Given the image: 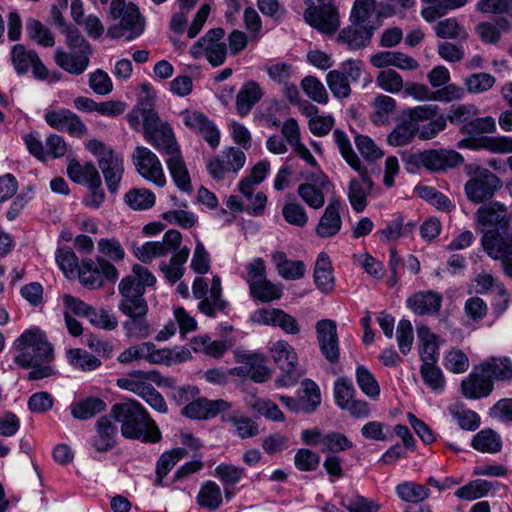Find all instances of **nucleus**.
<instances>
[{
	"label": "nucleus",
	"mask_w": 512,
	"mask_h": 512,
	"mask_svg": "<svg viewBox=\"0 0 512 512\" xmlns=\"http://www.w3.org/2000/svg\"><path fill=\"white\" fill-rule=\"evenodd\" d=\"M476 221L487 227L481 238L483 250L493 260L500 261L504 274L512 278V235L506 232L510 225L507 208L499 202L481 206Z\"/></svg>",
	"instance_id": "obj_1"
},
{
	"label": "nucleus",
	"mask_w": 512,
	"mask_h": 512,
	"mask_svg": "<svg viewBox=\"0 0 512 512\" xmlns=\"http://www.w3.org/2000/svg\"><path fill=\"white\" fill-rule=\"evenodd\" d=\"M15 348L20 353L15 357L16 364L31 368L27 378L41 380L55 375V369L49 363L54 359L53 348L40 330H29L16 341Z\"/></svg>",
	"instance_id": "obj_2"
},
{
	"label": "nucleus",
	"mask_w": 512,
	"mask_h": 512,
	"mask_svg": "<svg viewBox=\"0 0 512 512\" xmlns=\"http://www.w3.org/2000/svg\"><path fill=\"white\" fill-rule=\"evenodd\" d=\"M97 246L101 256L95 261L84 259L79 268V281L89 289L101 288L105 280L116 281L119 274L111 261L120 262L125 257V250L116 238H101Z\"/></svg>",
	"instance_id": "obj_3"
},
{
	"label": "nucleus",
	"mask_w": 512,
	"mask_h": 512,
	"mask_svg": "<svg viewBox=\"0 0 512 512\" xmlns=\"http://www.w3.org/2000/svg\"><path fill=\"white\" fill-rule=\"evenodd\" d=\"M111 416L121 424V433L125 438L142 439L144 442L156 443L161 439V432L146 409L135 400L114 404Z\"/></svg>",
	"instance_id": "obj_4"
},
{
	"label": "nucleus",
	"mask_w": 512,
	"mask_h": 512,
	"mask_svg": "<svg viewBox=\"0 0 512 512\" xmlns=\"http://www.w3.org/2000/svg\"><path fill=\"white\" fill-rule=\"evenodd\" d=\"M108 19L113 21L107 29V36L111 39L132 41L145 30V18L141 15L139 8L132 2L111 0Z\"/></svg>",
	"instance_id": "obj_5"
},
{
	"label": "nucleus",
	"mask_w": 512,
	"mask_h": 512,
	"mask_svg": "<svg viewBox=\"0 0 512 512\" xmlns=\"http://www.w3.org/2000/svg\"><path fill=\"white\" fill-rule=\"evenodd\" d=\"M86 147L97 157L98 166L109 192L116 193L124 173L122 157L103 142L96 139L88 141Z\"/></svg>",
	"instance_id": "obj_6"
},
{
	"label": "nucleus",
	"mask_w": 512,
	"mask_h": 512,
	"mask_svg": "<svg viewBox=\"0 0 512 512\" xmlns=\"http://www.w3.org/2000/svg\"><path fill=\"white\" fill-rule=\"evenodd\" d=\"M270 353L274 363L282 371L281 376L276 379L277 385L281 387L295 385L300 377L295 349L287 341L278 340L270 347Z\"/></svg>",
	"instance_id": "obj_7"
},
{
	"label": "nucleus",
	"mask_w": 512,
	"mask_h": 512,
	"mask_svg": "<svg viewBox=\"0 0 512 512\" xmlns=\"http://www.w3.org/2000/svg\"><path fill=\"white\" fill-rule=\"evenodd\" d=\"M502 187L501 179L486 168H477L465 184L467 198L474 203L491 199Z\"/></svg>",
	"instance_id": "obj_8"
},
{
	"label": "nucleus",
	"mask_w": 512,
	"mask_h": 512,
	"mask_svg": "<svg viewBox=\"0 0 512 512\" xmlns=\"http://www.w3.org/2000/svg\"><path fill=\"white\" fill-rule=\"evenodd\" d=\"M132 162L138 174L158 187L166 185V176L158 156L149 148L137 146L132 153Z\"/></svg>",
	"instance_id": "obj_9"
},
{
	"label": "nucleus",
	"mask_w": 512,
	"mask_h": 512,
	"mask_svg": "<svg viewBox=\"0 0 512 512\" xmlns=\"http://www.w3.org/2000/svg\"><path fill=\"white\" fill-rule=\"evenodd\" d=\"M182 242L181 233L175 229L168 230L162 241H149L136 247L134 254L143 263H150L154 258L164 257L176 251Z\"/></svg>",
	"instance_id": "obj_10"
},
{
	"label": "nucleus",
	"mask_w": 512,
	"mask_h": 512,
	"mask_svg": "<svg viewBox=\"0 0 512 512\" xmlns=\"http://www.w3.org/2000/svg\"><path fill=\"white\" fill-rule=\"evenodd\" d=\"M307 182L298 186L297 193L310 208L318 210L325 204L324 192L331 188L328 177L321 171L305 177Z\"/></svg>",
	"instance_id": "obj_11"
},
{
	"label": "nucleus",
	"mask_w": 512,
	"mask_h": 512,
	"mask_svg": "<svg viewBox=\"0 0 512 512\" xmlns=\"http://www.w3.org/2000/svg\"><path fill=\"white\" fill-rule=\"evenodd\" d=\"M319 7H309L304 12L305 21L321 33L332 35L339 27V15L332 0L319 3Z\"/></svg>",
	"instance_id": "obj_12"
},
{
	"label": "nucleus",
	"mask_w": 512,
	"mask_h": 512,
	"mask_svg": "<svg viewBox=\"0 0 512 512\" xmlns=\"http://www.w3.org/2000/svg\"><path fill=\"white\" fill-rule=\"evenodd\" d=\"M155 283L156 277L148 268L135 264L131 273L120 280L118 292L120 296H144L146 288Z\"/></svg>",
	"instance_id": "obj_13"
},
{
	"label": "nucleus",
	"mask_w": 512,
	"mask_h": 512,
	"mask_svg": "<svg viewBox=\"0 0 512 512\" xmlns=\"http://www.w3.org/2000/svg\"><path fill=\"white\" fill-rule=\"evenodd\" d=\"M250 319L256 324L279 327L286 334L296 335L300 332L296 318L281 309L260 308L251 314Z\"/></svg>",
	"instance_id": "obj_14"
},
{
	"label": "nucleus",
	"mask_w": 512,
	"mask_h": 512,
	"mask_svg": "<svg viewBox=\"0 0 512 512\" xmlns=\"http://www.w3.org/2000/svg\"><path fill=\"white\" fill-rule=\"evenodd\" d=\"M416 165H422L432 171L455 167L463 162V157L454 150L432 149L413 155Z\"/></svg>",
	"instance_id": "obj_15"
},
{
	"label": "nucleus",
	"mask_w": 512,
	"mask_h": 512,
	"mask_svg": "<svg viewBox=\"0 0 512 512\" xmlns=\"http://www.w3.org/2000/svg\"><path fill=\"white\" fill-rule=\"evenodd\" d=\"M317 340L322 355L330 363H337L340 356L336 322L323 319L316 323Z\"/></svg>",
	"instance_id": "obj_16"
},
{
	"label": "nucleus",
	"mask_w": 512,
	"mask_h": 512,
	"mask_svg": "<svg viewBox=\"0 0 512 512\" xmlns=\"http://www.w3.org/2000/svg\"><path fill=\"white\" fill-rule=\"evenodd\" d=\"M45 121L50 127L73 136L83 137L87 132L80 117L69 109L49 110L45 114Z\"/></svg>",
	"instance_id": "obj_17"
},
{
	"label": "nucleus",
	"mask_w": 512,
	"mask_h": 512,
	"mask_svg": "<svg viewBox=\"0 0 512 512\" xmlns=\"http://www.w3.org/2000/svg\"><path fill=\"white\" fill-rule=\"evenodd\" d=\"M230 407L231 404L225 400H208L201 397L186 404L181 410V414L190 419L207 420L229 410Z\"/></svg>",
	"instance_id": "obj_18"
},
{
	"label": "nucleus",
	"mask_w": 512,
	"mask_h": 512,
	"mask_svg": "<svg viewBox=\"0 0 512 512\" xmlns=\"http://www.w3.org/2000/svg\"><path fill=\"white\" fill-rule=\"evenodd\" d=\"M353 169L359 173L360 178L350 180L348 185V199L353 210L360 213L367 207V197L373 189V182L368 176V171L364 166L359 165V167H353Z\"/></svg>",
	"instance_id": "obj_19"
},
{
	"label": "nucleus",
	"mask_w": 512,
	"mask_h": 512,
	"mask_svg": "<svg viewBox=\"0 0 512 512\" xmlns=\"http://www.w3.org/2000/svg\"><path fill=\"white\" fill-rule=\"evenodd\" d=\"M245 161L246 156L242 150L230 147L223 151L218 158L211 160L207 168L213 178L220 179L225 173L239 171Z\"/></svg>",
	"instance_id": "obj_20"
},
{
	"label": "nucleus",
	"mask_w": 512,
	"mask_h": 512,
	"mask_svg": "<svg viewBox=\"0 0 512 512\" xmlns=\"http://www.w3.org/2000/svg\"><path fill=\"white\" fill-rule=\"evenodd\" d=\"M340 209L341 200L336 197L331 198L316 226V234L319 237H333L341 230L342 219Z\"/></svg>",
	"instance_id": "obj_21"
},
{
	"label": "nucleus",
	"mask_w": 512,
	"mask_h": 512,
	"mask_svg": "<svg viewBox=\"0 0 512 512\" xmlns=\"http://www.w3.org/2000/svg\"><path fill=\"white\" fill-rule=\"evenodd\" d=\"M183 122L188 128L201 134L211 147L218 146L219 131L204 114L196 111H186L183 113Z\"/></svg>",
	"instance_id": "obj_22"
},
{
	"label": "nucleus",
	"mask_w": 512,
	"mask_h": 512,
	"mask_svg": "<svg viewBox=\"0 0 512 512\" xmlns=\"http://www.w3.org/2000/svg\"><path fill=\"white\" fill-rule=\"evenodd\" d=\"M90 54L91 53L77 50H71V52L68 53L58 48L55 51L54 60L56 64L66 72L73 75H81L89 66Z\"/></svg>",
	"instance_id": "obj_23"
},
{
	"label": "nucleus",
	"mask_w": 512,
	"mask_h": 512,
	"mask_svg": "<svg viewBox=\"0 0 512 512\" xmlns=\"http://www.w3.org/2000/svg\"><path fill=\"white\" fill-rule=\"evenodd\" d=\"M462 394L469 399H478L488 396L493 390V383L484 372L476 370L461 382Z\"/></svg>",
	"instance_id": "obj_24"
},
{
	"label": "nucleus",
	"mask_w": 512,
	"mask_h": 512,
	"mask_svg": "<svg viewBox=\"0 0 512 512\" xmlns=\"http://www.w3.org/2000/svg\"><path fill=\"white\" fill-rule=\"evenodd\" d=\"M373 31L372 26L353 24L341 30L337 36V41L345 44L351 50H358L370 43Z\"/></svg>",
	"instance_id": "obj_25"
},
{
	"label": "nucleus",
	"mask_w": 512,
	"mask_h": 512,
	"mask_svg": "<svg viewBox=\"0 0 512 512\" xmlns=\"http://www.w3.org/2000/svg\"><path fill=\"white\" fill-rule=\"evenodd\" d=\"M314 283L323 294H330L335 287L332 264L329 256L321 252L315 262L313 272Z\"/></svg>",
	"instance_id": "obj_26"
},
{
	"label": "nucleus",
	"mask_w": 512,
	"mask_h": 512,
	"mask_svg": "<svg viewBox=\"0 0 512 512\" xmlns=\"http://www.w3.org/2000/svg\"><path fill=\"white\" fill-rule=\"evenodd\" d=\"M117 427L108 416H102L96 422V434L92 439V446L98 452L111 450L116 444Z\"/></svg>",
	"instance_id": "obj_27"
},
{
	"label": "nucleus",
	"mask_w": 512,
	"mask_h": 512,
	"mask_svg": "<svg viewBox=\"0 0 512 512\" xmlns=\"http://www.w3.org/2000/svg\"><path fill=\"white\" fill-rule=\"evenodd\" d=\"M458 148L479 149L484 148L493 153H512L511 137H483L477 139H462L457 144Z\"/></svg>",
	"instance_id": "obj_28"
},
{
	"label": "nucleus",
	"mask_w": 512,
	"mask_h": 512,
	"mask_svg": "<svg viewBox=\"0 0 512 512\" xmlns=\"http://www.w3.org/2000/svg\"><path fill=\"white\" fill-rule=\"evenodd\" d=\"M476 370L484 372L492 383L512 379V362L508 357H490L476 366Z\"/></svg>",
	"instance_id": "obj_29"
},
{
	"label": "nucleus",
	"mask_w": 512,
	"mask_h": 512,
	"mask_svg": "<svg viewBox=\"0 0 512 512\" xmlns=\"http://www.w3.org/2000/svg\"><path fill=\"white\" fill-rule=\"evenodd\" d=\"M173 252L174 254L169 259V261H163L159 266L160 271L163 273L165 279L171 284L176 283L183 277L185 271L184 265L189 258L190 249L184 246L182 248L179 247L176 251Z\"/></svg>",
	"instance_id": "obj_30"
},
{
	"label": "nucleus",
	"mask_w": 512,
	"mask_h": 512,
	"mask_svg": "<svg viewBox=\"0 0 512 512\" xmlns=\"http://www.w3.org/2000/svg\"><path fill=\"white\" fill-rule=\"evenodd\" d=\"M144 138L158 151L164 152L168 156L179 151L172 128L167 123L160 125L152 132H148Z\"/></svg>",
	"instance_id": "obj_31"
},
{
	"label": "nucleus",
	"mask_w": 512,
	"mask_h": 512,
	"mask_svg": "<svg viewBox=\"0 0 512 512\" xmlns=\"http://www.w3.org/2000/svg\"><path fill=\"white\" fill-rule=\"evenodd\" d=\"M442 297L440 294L432 291L419 292L407 300V305L416 314L437 313L441 307Z\"/></svg>",
	"instance_id": "obj_32"
},
{
	"label": "nucleus",
	"mask_w": 512,
	"mask_h": 512,
	"mask_svg": "<svg viewBox=\"0 0 512 512\" xmlns=\"http://www.w3.org/2000/svg\"><path fill=\"white\" fill-rule=\"evenodd\" d=\"M417 333L420 342L419 354L423 362L422 365L436 364L439 356L437 336L426 326H419Z\"/></svg>",
	"instance_id": "obj_33"
},
{
	"label": "nucleus",
	"mask_w": 512,
	"mask_h": 512,
	"mask_svg": "<svg viewBox=\"0 0 512 512\" xmlns=\"http://www.w3.org/2000/svg\"><path fill=\"white\" fill-rule=\"evenodd\" d=\"M166 163L176 186L184 192H190L191 180L180 151L168 156Z\"/></svg>",
	"instance_id": "obj_34"
},
{
	"label": "nucleus",
	"mask_w": 512,
	"mask_h": 512,
	"mask_svg": "<svg viewBox=\"0 0 512 512\" xmlns=\"http://www.w3.org/2000/svg\"><path fill=\"white\" fill-rule=\"evenodd\" d=\"M261 97L262 91L256 82L249 81L245 83L236 97V108L238 113L241 116L247 115Z\"/></svg>",
	"instance_id": "obj_35"
},
{
	"label": "nucleus",
	"mask_w": 512,
	"mask_h": 512,
	"mask_svg": "<svg viewBox=\"0 0 512 512\" xmlns=\"http://www.w3.org/2000/svg\"><path fill=\"white\" fill-rule=\"evenodd\" d=\"M371 121L376 125H388L396 111V101L388 95L376 96L372 103Z\"/></svg>",
	"instance_id": "obj_36"
},
{
	"label": "nucleus",
	"mask_w": 512,
	"mask_h": 512,
	"mask_svg": "<svg viewBox=\"0 0 512 512\" xmlns=\"http://www.w3.org/2000/svg\"><path fill=\"white\" fill-rule=\"evenodd\" d=\"M154 374H156V371H151L148 373L143 371H136L130 374L129 378L118 379L117 385L120 388L130 391L142 398L145 396V393L148 391V389L152 386L147 382V379H151V376Z\"/></svg>",
	"instance_id": "obj_37"
},
{
	"label": "nucleus",
	"mask_w": 512,
	"mask_h": 512,
	"mask_svg": "<svg viewBox=\"0 0 512 512\" xmlns=\"http://www.w3.org/2000/svg\"><path fill=\"white\" fill-rule=\"evenodd\" d=\"M191 348L196 353H204L207 356L219 358L227 350L226 341H211L207 335H198L191 341Z\"/></svg>",
	"instance_id": "obj_38"
},
{
	"label": "nucleus",
	"mask_w": 512,
	"mask_h": 512,
	"mask_svg": "<svg viewBox=\"0 0 512 512\" xmlns=\"http://www.w3.org/2000/svg\"><path fill=\"white\" fill-rule=\"evenodd\" d=\"M106 409V403L97 397H89L71 405V414L79 420L94 417Z\"/></svg>",
	"instance_id": "obj_39"
},
{
	"label": "nucleus",
	"mask_w": 512,
	"mask_h": 512,
	"mask_svg": "<svg viewBox=\"0 0 512 512\" xmlns=\"http://www.w3.org/2000/svg\"><path fill=\"white\" fill-rule=\"evenodd\" d=\"M197 503L200 507L214 511L222 503V493L219 485L213 481L205 482L197 495Z\"/></svg>",
	"instance_id": "obj_40"
},
{
	"label": "nucleus",
	"mask_w": 512,
	"mask_h": 512,
	"mask_svg": "<svg viewBox=\"0 0 512 512\" xmlns=\"http://www.w3.org/2000/svg\"><path fill=\"white\" fill-rule=\"evenodd\" d=\"M125 335L134 339H146L152 333V328L147 320V314H139L128 317L123 322Z\"/></svg>",
	"instance_id": "obj_41"
},
{
	"label": "nucleus",
	"mask_w": 512,
	"mask_h": 512,
	"mask_svg": "<svg viewBox=\"0 0 512 512\" xmlns=\"http://www.w3.org/2000/svg\"><path fill=\"white\" fill-rule=\"evenodd\" d=\"M417 130V123L413 121H403L395 126L388 134L387 142L394 147H400L411 143Z\"/></svg>",
	"instance_id": "obj_42"
},
{
	"label": "nucleus",
	"mask_w": 512,
	"mask_h": 512,
	"mask_svg": "<svg viewBox=\"0 0 512 512\" xmlns=\"http://www.w3.org/2000/svg\"><path fill=\"white\" fill-rule=\"evenodd\" d=\"M186 454L187 452L184 448H174L163 453L157 462L155 484L161 485L163 478Z\"/></svg>",
	"instance_id": "obj_43"
},
{
	"label": "nucleus",
	"mask_w": 512,
	"mask_h": 512,
	"mask_svg": "<svg viewBox=\"0 0 512 512\" xmlns=\"http://www.w3.org/2000/svg\"><path fill=\"white\" fill-rule=\"evenodd\" d=\"M472 446L483 453H496L501 450L502 442L495 431L485 429L474 436Z\"/></svg>",
	"instance_id": "obj_44"
},
{
	"label": "nucleus",
	"mask_w": 512,
	"mask_h": 512,
	"mask_svg": "<svg viewBox=\"0 0 512 512\" xmlns=\"http://www.w3.org/2000/svg\"><path fill=\"white\" fill-rule=\"evenodd\" d=\"M67 359L74 368L84 372L93 371L101 365L97 357L80 348L69 349Z\"/></svg>",
	"instance_id": "obj_45"
},
{
	"label": "nucleus",
	"mask_w": 512,
	"mask_h": 512,
	"mask_svg": "<svg viewBox=\"0 0 512 512\" xmlns=\"http://www.w3.org/2000/svg\"><path fill=\"white\" fill-rule=\"evenodd\" d=\"M356 382L360 390L369 398L377 400L380 395V386L374 375L365 366L356 368Z\"/></svg>",
	"instance_id": "obj_46"
},
{
	"label": "nucleus",
	"mask_w": 512,
	"mask_h": 512,
	"mask_svg": "<svg viewBox=\"0 0 512 512\" xmlns=\"http://www.w3.org/2000/svg\"><path fill=\"white\" fill-rule=\"evenodd\" d=\"M26 31L29 38L41 46L52 47L55 44V38L50 29L37 19L27 20Z\"/></svg>",
	"instance_id": "obj_47"
},
{
	"label": "nucleus",
	"mask_w": 512,
	"mask_h": 512,
	"mask_svg": "<svg viewBox=\"0 0 512 512\" xmlns=\"http://www.w3.org/2000/svg\"><path fill=\"white\" fill-rule=\"evenodd\" d=\"M251 296L261 302H271L280 299L282 290L270 282L267 277L249 287Z\"/></svg>",
	"instance_id": "obj_48"
},
{
	"label": "nucleus",
	"mask_w": 512,
	"mask_h": 512,
	"mask_svg": "<svg viewBox=\"0 0 512 512\" xmlns=\"http://www.w3.org/2000/svg\"><path fill=\"white\" fill-rule=\"evenodd\" d=\"M396 494L405 502H421L429 497V489L425 486L406 481L396 486Z\"/></svg>",
	"instance_id": "obj_49"
},
{
	"label": "nucleus",
	"mask_w": 512,
	"mask_h": 512,
	"mask_svg": "<svg viewBox=\"0 0 512 512\" xmlns=\"http://www.w3.org/2000/svg\"><path fill=\"white\" fill-rule=\"evenodd\" d=\"M459 131L463 135L472 137L480 134H490L496 131V122L491 116L480 118L473 117L470 121L463 124Z\"/></svg>",
	"instance_id": "obj_50"
},
{
	"label": "nucleus",
	"mask_w": 512,
	"mask_h": 512,
	"mask_svg": "<svg viewBox=\"0 0 512 512\" xmlns=\"http://www.w3.org/2000/svg\"><path fill=\"white\" fill-rule=\"evenodd\" d=\"M327 85L333 96L338 99L348 98L351 94V87L347 76L340 70H332L326 75Z\"/></svg>",
	"instance_id": "obj_51"
},
{
	"label": "nucleus",
	"mask_w": 512,
	"mask_h": 512,
	"mask_svg": "<svg viewBox=\"0 0 512 512\" xmlns=\"http://www.w3.org/2000/svg\"><path fill=\"white\" fill-rule=\"evenodd\" d=\"M376 84L382 90L396 94L403 90L404 81L402 76L393 69L381 70L376 76Z\"/></svg>",
	"instance_id": "obj_52"
},
{
	"label": "nucleus",
	"mask_w": 512,
	"mask_h": 512,
	"mask_svg": "<svg viewBox=\"0 0 512 512\" xmlns=\"http://www.w3.org/2000/svg\"><path fill=\"white\" fill-rule=\"evenodd\" d=\"M225 422L231 423L235 428V433L241 438L246 439L258 434L257 423L249 417L238 415L236 413L223 418Z\"/></svg>",
	"instance_id": "obj_53"
},
{
	"label": "nucleus",
	"mask_w": 512,
	"mask_h": 512,
	"mask_svg": "<svg viewBox=\"0 0 512 512\" xmlns=\"http://www.w3.org/2000/svg\"><path fill=\"white\" fill-rule=\"evenodd\" d=\"M118 309L128 318L134 315L148 314L149 306L144 296H121Z\"/></svg>",
	"instance_id": "obj_54"
},
{
	"label": "nucleus",
	"mask_w": 512,
	"mask_h": 512,
	"mask_svg": "<svg viewBox=\"0 0 512 512\" xmlns=\"http://www.w3.org/2000/svg\"><path fill=\"white\" fill-rule=\"evenodd\" d=\"M125 202L135 210H146L155 204V195L148 189H133L126 193Z\"/></svg>",
	"instance_id": "obj_55"
},
{
	"label": "nucleus",
	"mask_w": 512,
	"mask_h": 512,
	"mask_svg": "<svg viewBox=\"0 0 512 512\" xmlns=\"http://www.w3.org/2000/svg\"><path fill=\"white\" fill-rule=\"evenodd\" d=\"M11 58L17 73L24 74L29 70L33 61L37 59V53L33 50H27L21 44H17L12 48Z\"/></svg>",
	"instance_id": "obj_56"
},
{
	"label": "nucleus",
	"mask_w": 512,
	"mask_h": 512,
	"mask_svg": "<svg viewBox=\"0 0 512 512\" xmlns=\"http://www.w3.org/2000/svg\"><path fill=\"white\" fill-rule=\"evenodd\" d=\"M491 489V484L482 479L474 480L460 487L455 496L467 501H472L485 496Z\"/></svg>",
	"instance_id": "obj_57"
},
{
	"label": "nucleus",
	"mask_w": 512,
	"mask_h": 512,
	"mask_svg": "<svg viewBox=\"0 0 512 512\" xmlns=\"http://www.w3.org/2000/svg\"><path fill=\"white\" fill-rule=\"evenodd\" d=\"M301 386L303 391L302 411L313 412L321 403L320 390L317 384L310 379L303 380Z\"/></svg>",
	"instance_id": "obj_58"
},
{
	"label": "nucleus",
	"mask_w": 512,
	"mask_h": 512,
	"mask_svg": "<svg viewBox=\"0 0 512 512\" xmlns=\"http://www.w3.org/2000/svg\"><path fill=\"white\" fill-rule=\"evenodd\" d=\"M301 88L313 101L319 104H326L328 102V93L324 85L316 77H304L301 81Z\"/></svg>",
	"instance_id": "obj_59"
},
{
	"label": "nucleus",
	"mask_w": 512,
	"mask_h": 512,
	"mask_svg": "<svg viewBox=\"0 0 512 512\" xmlns=\"http://www.w3.org/2000/svg\"><path fill=\"white\" fill-rule=\"evenodd\" d=\"M496 79L489 73H473L467 76L464 80V84L467 91L472 94L483 93L494 86Z\"/></svg>",
	"instance_id": "obj_60"
},
{
	"label": "nucleus",
	"mask_w": 512,
	"mask_h": 512,
	"mask_svg": "<svg viewBox=\"0 0 512 512\" xmlns=\"http://www.w3.org/2000/svg\"><path fill=\"white\" fill-rule=\"evenodd\" d=\"M435 33L442 39H463L468 36L466 30L454 18L444 19L435 26Z\"/></svg>",
	"instance_id": "obj_61"
},
{
	"label": "nucleus",
	"mask_w": 512,
	"mask_h": 512,
	"mask_svg": "<svg viewBox=\"0 0 512 512\" xmlns=\"http://www.w3.org/2000/svg\"><path fill=\"white\" fill-rule=\"evenodd\" d=\"M355 388L346 377L338 378L334 383V397L336 404L341 408L348 407L347 405L354 400Z\"/></svg>",
	"instance_id": "obj_62"
},
{
	"label": "nucleus",
	"mask_w": 512,
	"mask_h": 512,
	"mask_svg": "<svg viewBox=\"0 0 512 512\" xmlns=\"http://www.w3.org/2000/svg\"><path fill=\"white\" fill-rule=\"evenodd\" d=\"M333 137L341 155L346 160V162L352 168L359 167V165H361V161L354 152L348 136L342 130L336 129L333 132Z\"/></svg>",
	"instance_id": "obj_63"
},
{
	"label": "nucleus",
	"mask_w": 512,
	"mask_h": 512,
	"mask_svg": "<svg viewBox=\"0 0 512 512\" xmlns=\"http://www.w3.org/2000/svg\"><path fill=\"white\" fill-rule=\"evenodd\" d=\"M56 261L59 268L67 277L73 276L76 270L79 271V268L81 267L76 254L68 247L58 249L56 253Z\"/></svg>",
	"instance_id": "obj_64"
}]
</instances>
